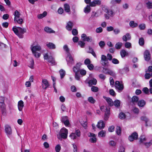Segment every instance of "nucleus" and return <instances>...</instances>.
<instances>
[{"instance_id":"f257e3e1","label":"nucleus","mask_w":152,"mask_h":152,"mask_svg":"<svg viewBox=\"0 0 152 152\" xmlns=\"http://www.w3.org/2000/svg\"><path fill=\"white\" fill-rule=\"evenodd\" d=\"M31 49L34 56L36 58H39L41 56V53L39 52L41 49L40 46L37 44L35 45L34 44L31 45Z\"/></svg>"},{"instance_id":"f03ea898","label":"nucleus","mask_w":152,"mask_h":152,"mask_svg":"<svg viewBox=\"0 0 152 152\" xmlns=\"http://www.w3.org/2000/svg\"><path fill=\"white\" fill-rule=\"evenodd\" d=\"M12 30L17 35L21 38L23 37V34L26 32V29L25 28L15 26L13 27Z\"/></svg>"},{"instance_id":"7ed1b4c3","label":"nucleus","mask_w":152,"mask_h":152,"mask_svg":"<svg viewBox=\"0 0 152 152\" xmlns=\"http://www.w3.org/2000/svg\"><path fill=\"white\" fill-rule=\"evenodd\" d=\"M68 130L65 128H63L60 131L59 134L57 135L58 138L60 140L62 138L66 139L67 137Z\"/></svg>"},{"instance_id":"20e7f679","label":"nucleus","mask_w":152,"mask_h":152,"mask_svg":"<svg viewBox=\"0 0 152 152\" xmlns=\"http://www.w3.org/2000/svg\"><path fill=\"white\" fill-rule=\"evenodd\" d=\"M20 12L17 10H15L14 13V15L15 16L14 18V21L19 24H22L23 22V19L22 18H20Z\"/></svg>"},{"instance_id":"39448f33","label":"nucleus","mask_w":152,"mask_h":152,"mask_svg":"<svg viewBox=\"0 0 152 152\" xmlns=\"http://www.w3.org/2000/svg\"><path fill=\"white\" fill-rule=\"evenodd\" d=\"M80 136V133L79 130L76 131L75 133H72L69 135L71 139L73 140L76 139L77 137H79Z\"/></svg>"},{"instance_id":"423d86ee","label":"nucleus","mask_w":152,"mask_h":152,"mask_svg":"<svg viewBox=\"0 0 152 152\" xmlns=\"http://www.w3.org/2000/svg\"><path fill=\"white\" fill-rule=\"evenodd\" d=\"M5 131L7 135L10 137L12 134V131L11 127L8 125H7L5 127Z\"/></svg>"},{"instance_id":"0eeeda50","label":"nucleus","mask_w":152,"mask_h":152,"mask_svg":"<svg viewBox=\"0 0 152 152\" xmlns=\"http://www.w3.org/2000/svg\"><path fill=\"white\" fill-rule=\"evenodd\" d=\"M66 60L67 61L68 65L69 66H71L74 64V61L72 56L69 54H67L66 57Z\"/></svg>"},{"instance_id":"6e6552de","label":"nucleus","mask_w":152,"mask_h":152,"mask_svg":"<svg viewBox=\"0 0 152 152\" xmlns=\"http://www.w3.org/2000/svg\"><path fill=\"white\" fill-rule=\"evenodd\" d=\"M66 60L67 61L68 65L69 66H71L74 64V61L72 56L69 54H67L66 57Z\"/></svg>"},{"instance_id":"1a4fd4ad","label":"nucleus","mask_w":152,"mask_h":152,"mask_svg":"<svg viewBox=\"0 0 152 152\" xmlns=\"http://www.w3.org/2000/svg\"><path fill=\"white\" fill-rule=\"evenodd\" d=\"M88 137H91L90 139V141L91 142L93 143L96 142V136L94 134L91 132H89L88 133Z\"/></svg>"},{"instance_id":"9d476101","label":"nucleus","mask_w":152,"mask_h":152,"mask_svg":"<svg viewBox=\"0 0 152 152\" xmlns=\"http://www.w3.org/2000/svg\"><path fill=\"white\" fill-rule=\"evenodd\" d=\"M61 120V122L64 123L66 126H69L70 124L68 117L66 116L62 117Z\"/></svg>"},{"instance_id":"9b49d317","label":"nucleus","mask_w":152,"mask_h":152,"mask_svg":"<svg viewBox=\"0 0 152 152\" xmlns=\"http://www.w3.org/2000/svg\"><path fill=\"white\" fill-rule=\"evenodd\" d=\"M102 9L106 13H107L108 15L112 16H113V12L112 10L108 9L107 7L104 5H102Z\"/></svg>"},{"instance_id":"f8f14e48","label":"nucleus","mask_w":152,"mask_h":152,"mask_svg":"<svg viewBox=\"0 0 152 152\" xmlns=\"http://www.w3.org/2000/svg\"><path fill=\"white\" fill-rule=\"evenodd\" d=\"M5 98L2 96H0V108L2 110H4L5 108V104L4 103Z\"/></svg>"},{"instance_id":"ddd939ff","label":"nucleus","mask_w":152,"mask_h":152,"mask_svg":"<svg viewBox=\"0 0 152 152\" xmlns=\"http://www.w3.org/2000/svg\"><path fill=\"white\" fill-rule=\"evenodd\" d=\"M42 88L44 89H46L49 86V82L46 79H42Z\"/></svg>"},{"instance_id":"4468645a","label":"nucleus","mask_w":152,"mask_h":152,"mask_svg":"<svg viewBox=\"0 0 152 152\" xmlns=\"http://www.w3.org/2000/svg\"><path fill=\"white\" fill-rule=\"evenodd\" d=\"M138 138V135L137 134L136 132H134L129 136V140L130 141L132 142L134 140H137Z\"/></svg>"},{"instance_id":"2eb2a0df","label":"nucleus","mask_w":152,"mask_h":152,"mask_svg":"<svg viewBox=\"0 0 152 152\" xmlns=\"http://www.w3.org/2000/svg\"><path fill=\"white\" fill-rule=\"evenodd\" d=\"M101 4V1L100 0H94L90 3V5L91 7H94L96 5H99Z\"/></svg>"},{"instance_id":"dca6fc26","label":"nucleus","mask_w":152,"mask_h":152,"mask_svg":"<svg viewBox=\"0 0 152 152\" xmlns=\"http://www.w3.org/2000/svg\"><path fill=\"white\" fill-rule=\"evenodd\" d=\"M115 87L120 90H122L123 89L124 86L122 84L120 83L119 81H117L115 82Z\"/></svg>"},{"instance_id":"f3484780","label":"nucleus","mask_w":152,"mask_h":152,"mask_svg":"<svg viewBox=\"0 0 152 152\" xmlns=\"http://www.w3.org/2000/svg\"><path fill=\"white\" fill-rule=\"evenodd\" d=\"M144 56L145 60L148 61L150 59V54L148 50L145 51L144 53Z\"/></svg>"},{"instance_id":"a211bd4d","label":"nucleus","mask_w":152,"mask_h":152,"mask_svg":"<svg viewBox=\"0 0 152 152\" xmlns=\"http://www.w3.org/2000/svg\"><path fill=\"white\" fill-rule=\"evenodd\" d=\"M101 62L103 65H106L107 63V57L104 55H102L101 58Z\"/></svg>"},{"instance_id":"6ab92c4d","label":"nucleus","mask_w":152,"mask_h":152,"mask_svg":"<svg viewBox=\"0 0 152 152\" xmlns=\"http://www.w3.org/2000/svg\"><path fill=\"white\" fill-rule=\"evenodd\" d=\"M81 64L77 63L73 68V71L75 73L78 72L80 70Z\"/></svg>"},{"instance_id":"aec40b11","label":"nucleus","mask_w":152,"mask_h":152,"mask_svg":"<svg viewBox=\"0 0 152 152\" xmlns=\"http://www.w3.org/2000/svg\"><path fill=\"white\" fill-rule=\"evenodd\" d=\"M145 5L148 9H152V1L149 0H146L145 1Z\"/></svg>"},{"instance_id":"412c9836","label":"nucleus","mask_w":152,"mask_h":152,"mask_svg":"<svg viewBox=\"0 0 152 152\" xmlns=\"http://www.w3.org/2000/svg\"><path fill=\"white\" fill-rule=\"evenodd\" d=\"M131 39V36L129 33H127L125 35L122 37V39L124 41L126 42L127 40H129Z\"/></svg>"},{"instance_id":"4be33fe9","label":"nucleus","mask_w":152,"mask_h":152,"mask_svg":"<svg viewBox=\"0 0 152 152\" xmlns=\"http://www.w3.org/2000/svg\"><path fill=\"white\" fill-rule=\"evenodd\" d=\"M105 124L104 122L102 121H100L98 122L96 126L98 128L101 129H103L105 126Z\"/></svg>"},{"instance_id":"5701e85b","label":"nucleus","mask_w":152,"mask_h":152,"mask_svg":"<svg viewBox=\"0 0 152 152\" xmlns=\"http://www.w3.org/2000/svg\"><path fill=\"white\" fill-rule=\"evenodd\" d=\"M73 26V23L69 21L67 23L66 28L68 30L70 31L71 30Z\"/></svg>"},{"instance_id":"b1692460","label":"nucleus","mask_w":152,"mask_h":152,"mask_svg":"<svg viewBox=\"0 0 152 152\" xmlns=\"http://www.w3.org/2000/svg\"><path fill=\"white\" fill-rule=\"evenodd\" d=\"M46 45L50 49H55L56 48L55 45L52 42H47L46 44Z\"/></svg>"},{"instance_id":"393cba45","label":"nucleus","mask_w":152,"mask_h":152,"mask_svg":"<svg viewBox=\"0 0 152 152\" xmlns=\"http://www.w3.org/2000/svg\"><path fill=\"white\" fill-rule=\"evenodd\" d=\"M120 55L122 58L125 57L126 56H128V52L125 50L122 49L120 51Z\"/></svg>"},{"instance_id":"a878e982","label":"nucleus","mask_w":152,"mask_h":152,"mask_svg":"<svg viewBox=\"0 0 152 152\" xmlns=\"http://www.w3.org/2000/svg\"><path fill=\"white\" fill-rule=\"evenodd\" d=\"M24 107L23 102L22 100L19 101L18 103V109L19 111H21Z\"/></svg>"},{"instance_id":"bb28decb","label":"nucleus","mask_w":152,"mask_h":152,"mask_svg":"<svg viewBox=\"0 0 152 152\" xmlns=\"http://www.w3.org/2000/svg\"><path fill=\"white\" fill-rule=\"evenodd\" d=\"M97 80L95 78H93L91 80H89L88 81V83L89 86H91L92 85H95L97 83Z\"/></svg>"},{"instance_id":"cd10ccee","label":"nucleus","mask_w":152,"mask_h":152,"mask_svg":"<svg viewBox=\"0 0 152 152\" xmlns=\"http://www.w3.org/2000/svg\"><path fill=\"white\" fill-rule=\"evenodd\" d=\"M103 97L106 99V101L110 106H111L113 105V103L111 99L109 98L106 97L105 96H104Z\"/></svg>"},{"instance_id":"c85d7f7f","label":"nucleus","mask_w":152,"mask_h":152,"mask_svg":"<svg viewBox=\"0 0 152 152\" xmlns=\"http://www.w3.org/2000/svg\"><path fill=\"white\" fill-rule=\"evenodd\" d=\"M105 114L104 115V119L105 120H107L110 114V110L109 109L106 108V111H105Z\"/></svg>"},{"instance_id":"c756f323","label":"nucleus","mask_w":152,"mask_h":152,"mask_svg":"<svg viewBox=\"0 0 152 152\" xmlns=\"http://www.w3.org/2000/svg\"><path fill=\"white\" fill-rule=\"evenodd\" d=\"M64 9L66 12H69L70 11V7L69 4H64Z\"/></svg>"},{"instance_id":"7c9ffc66","label":"nucleus","mask_w":152,"mask_h":152,"mask_svg":"<svg viewBox=\"0 0 152 152\" xmlns=\"http://www.w3.org/2000/svg\"><path fill=\"white\" fill-rule=\"evenodd\" d=\"M139 98L137 96H134L132 99V102L134 104L137 103L138 102Z\"/></svg>"},{"instance_id":"2f4dec72","label":"nucleus","mask_w":152,"mask_h":152,"mask_svg":"<svg viewBox=\"0 0 152 152\" xmlns=\"http://www.w3.org/2000/svg\"><path fill=\"white\" fill-rule=\"evenodd\" d=\"M140 119L141 120L145 122L146 126H148L147 123L149 121V120L145 116H142L141 117Z\"/></svg>"},{"instance_id":"473e14b6","label":"nucleus","mask_w":152,"mask_h":152,"mask_svg":"<svg viewBox=\"0 0 152 152\" xmlns=\"http://www.w3.org/2000/svg\"><path fill=\"white\" fill-rule=\"evenodd\" d=\"M145 101L143 100H139L137 103L138 105L140 107H143L145 104Z\"/></svg>"},{"instance_id":"72a5a7b5","label":"nucleus","mask_w":152,"mask_h":152,"mask_svg":"<svg viewBox=\"0 0 152 152\" xmlns=\"http://www.w3.org/2000/svg\"><path fill=\"white\" fill-rule=\"evenodd\" d=\"M91 7L90 5H87L84 8V12L86 13H88L91 11Z\"/></svg>"},{"instance_id":"f704fd0d","label":"nucleus","mask_w":152,"mask_h":152,"mask_svg":"<svg viewBox=\"0 0 152 152\" xmlns=\"http://www.w3.org/2000/svg\"><path fill=\"white\" fill-rule=\"evenodd\" d=\"M45 31L49 33H54L55 31L52 30L51 28H50L48 27H46L44 28Z\"/></svg>"},{"instance_id":"c9c22d12","label":"nucleus","mask_w":152,"mask_h":152,"mask_svg":"<svg viewBox=\"0 0 152 152\" xmlns=\"http://www.w3.org/2000/svg\"><path fill=\"white\" fill-rule=\"evenodd\" d=\"M147 140V138L144 135L142 136L140 138V142L144 143L146 142Z\"/></svg>"},{"instance_id":"e433bc0d","label":"nucleus","mask_w":152,"mask_h":152,"mask_svg":"<svg viewBox=\"0 0 152 152\" xmlns=\"http://www.w3.org/2000/svg\"><path fill=\"white\" fill-rule=\"evenodd\" d=\"M123 45V43L121 42H117L115 45V47L117 49H120Z\"/></svg>"},{"instance_id":"4c0bfd02","label":"nucleus","mask_w":152,"mask_h":152,"mask_svg":"<svg viewBox=\"0 0 152 152\" xmlns=\"http://www.w3.org/2000/svg\"><path fill=\"white\" fill-rule=\"evenodd\" d=\"M129 24L130 26L132 28H135L138 26V24L135 23L134 21H131L130 22Z\"/></svg>"},{"instance_id":"58836bf2","label":"nucleus","mask_w":152,"mask_h":152,"mask_svg":"<svg viewBox=\"0 0 152 152\" xmlns=\"http://www.w3.org/2000/svg\"><path fill=\"white\" fill-rule=\"evenodd\" d=\"M98 135L99 137H104L106 135V132L104 130H102L98 133Z\"/></svg>"},{"instance_id":"ea45409f","label":"nucleus","mask_w":152,"mask_h":152,"mask_svg":"<svg viewBox=\"0 0 152 152\" xmlns=\"http://www.w3.org/2000/svg\"><path fill=\"white\" fill-rule=\"evenodd\" d=\"M47 15V12L44 11L43 13L37 16L38 18L39 19H41L45 17Z\"/></svg>"},{"instance_id":"a19ab883","label":"nucleus","mask_w":152,"mask_h":152,"mask_svg":"<svg viewBox=\"0 0 152 152\" xmlns=\"http://www.w3.org/2000/svg\"><path fill=\"white\" fill-rule=\"evenodd\" d=\"M48 60V62L50 63L51 64L54 65L55 63V61L53 58L52 57H49Z\"/></svg>"},{"instance_id":"79ce46f5","label":"nucleus","mask_w":152,"mask_h":152,"mask_svg":"<svg viewBox=\"0 0 152 152\" xmlns=\"http://www.w3.org/2000/svg\"><path fill=\"white\" fill-rule=\"evenodd\" d=\"M88 100L91 104H94L96 102L95 100L92 96L89 97L88 99Z\"/></svg>"},{"instance_id":"37998d69","label":"nucleus","mask_w":152,"mask_h":152,"mask_svg":"<svg viewBox=\"0 0 152 152\" xmlns=\"http://www.w3.org/2000/svg\"><path fill=\"white\" fill-rule=\"evenodd\" d=\"M121 0H111L110 3L112 4H119L120 3Z\"/></svg>"},{"instance_id":"c03bdc74","label":"nucleus","mask_w":152,"mask_h":152,"mask_svg":"<svg viewBox=\"0 0 152 152\" xmlns=\"http://www.w3.org/2000/svg\"><path fill=\"white\" fill-rule=\"evenodd\" d=\"M113 104L116 107H119L120 105V102L118 100H115L113 103Z\"/></svg>"},{"instance_id":"a18cd8bd","label":"nucleus","mask_w":152,"mask_h":152,"mask_svg":"<svg viewBox=\"0 0 152 152\" xmlns=\"http://www.w3.org/2000/svg\"><path fill=\"white\" fill-rule=\"evenodd\" d=\"M106 73L108 74L113 77H115V73L113 71L110 70H108Z\"/></svg>"},{"instance_id":"49530a36","label":"nucleus","mask_w":152,"mask_h":152,"mask_svg":"<svg viewBox=\"0 0 152 152\" xmlns=\"http://www.w3.org/2000/svg\"><path fill=\"white\" fill-rule=\"evenodd\" d=\"M121 129L120 126H117L116 130V132L118 135H120L121 133Z\"/></svg>"},{"instance_id":"de8ad7c7","label":"nucleus","mask_w":152,"mask_h":152,"mask_svg":"<svg viewBox=\"0 0 152 152\" xmlns=\"http://www.w3.org/2000/svg\"><path fill=\"white\" fill-rule=\"evenodd\" d=\"M61 77V79L63 78L65 76V71L63 69H61L59 71Z\"/></svg>"},{"instance_id":"09e8293b","label":"nucleus","mask_w":152,"mask_h":152,"mask_svg":"<svg viewBox=\"0 0 152 152\" xmlns=\"http://www.w3.org/2000/svg\"><path fill=\"white\" fill-rule=\"evenodd\" d=\"M61 149V147L59 145H56L55 147V150L56 152H59Z\"/></svg>"},{"instance_id":"8fccbe9b","label":"nucleus","mask_w":152,"mask_h":152,"mask_svg":"<svg viewBox=\"0 0 152 152\" xmlns=\"http://www.w3.org/2000/svg\"><path fill=\"white\" fill-rule=\"evenodd\" d=\"M125 46L126 48H130L132 47V44L131 43L127 42L125 44Z\"/></svg>"},{"instance_id":"3c124183","label":"nucleus","mask_w":152,"mask_h":152,"mask_svg":"<svg viewBox=\"0 0 152 152\" xmlns=\"http://www.w3.org/2000/svg\"><path fill=\"white\" fill-rule=\"evenodd\" d=\"M34 64V60L32 59L30 62V64L29 65V67L31 69H33Z\"/></svg>"},{"instance_id":"603ef678","label":"nucleus","mask_w":152,"mask_h":152,"mask_svg":"<svg viewBox=\"0 0 152 152\" xmlns=\"http://www.w3.org/2000/svg\"><path fill=\"white\" fill-rule=\"evenodd\" d=\"M91 90L93 92H97L99 89L97 87L95 86H93L91 88Z\"/></svg>"},{"instance_id":"864d4df0","label":"nucleus","mask_w":152,"mask_h":152,"mask_svg":"<svg viewBox=\"0 0 152 152\" xmlns=\"http://www.w3.org/2000/svg\"><path fill=\"white\" fill-rule=\"evenodd\" d=\"M78 44L82 48H83L85 46V43L84 41H79L78 42Z\"/></svg>"},{"instance_id":"5fc2aeb1","label":"nucleus","mask_w":152,"mask_h":152,"mask_svg":"<svg viewBox=\"0 0 152 152\" xmlns=\"http://www.w3.org/2000/svg\"><path fill=\"white\" fill-rule=\"evenodd\" d=\"M139 44L140 45H142L144 43V40L143 38H140L139 40Z\"/></svg>"},{"instance_id":"6e6d98bb","label":"nucleus","mask_w":152,"mask_h":152,"mask_svg":"<svg viewBox=\"0 0 152 152\" xmlns=\"http://www.w3.org/2000/svg\"><path fill=\"white\" fill-rule=\"evenodd\" d=\"M126 117L125 114L123 113H121L119 115V118L121 119H124Z\"/></svg>"},{"instance_id":"4d7b16f0","label":"nucleus","mask_w":152,"mask_h":152,"mask_svg":"<svg viewBox=\"0 0 152 152\" xmlns=\"http://www.w3.org/2000/svg\"><path fill=\"white\" fill-rule=\"evenodd\" d=\"M88 36H87L86 34H83L81 35V38L84 41H86V40L88 37Z\"/></svg>"},{"instance_id":"13d9d810","label":"nucleus","mask_w":152,"mask_h":152,"mask_svg":"<svg viewBox=\"0 0 152 152\" xmlns=\"http://www.w3.org/2000/svg\"><path fill=\"white\" fill-rule=\"evenodd\" d=\"M109 143L110 145L113 146V147H115L116 146V143L113 140H111L109 142Z\"/></svg>"},{"instance_id":"bf43d9fd","label":"nucleus","mask_w":152,"mask_h":152,"mask_svg":"<svg viewBox=\"0 0 152 152\" xmlns=\"http://www.w3.org/2000/svg\"><path fill=\"white\" fill-rule=\"evenodd\" d=\"M103 31V29L101 27L97 28L96 29V32L97 33H100Z\"/></svg>"},{"instance_id":"052dcab7","label":"nucleus","mask_w":152,"mask_h":152,"mask_svg":"<svg viewBox=\"0 0 152 152\" xmlns=\"http://www.w3.org/2000/svg\"><path fill=\"white\" fill-rule=\"evenodd\" d=\"M91 61L89 58H86L84 61V63L85 65H88L91 64Z\"/></svg>"},{"instance_id":"680f3d73","label":"nucleus","mask_w":152,"mask_h":152,"mask_svg":"<svg viewBox=\"0 0 152 152\" xmlns=\"http://www.w3.org/2000/svg\"><path fill=\"white\" fill-rule=\"evenodd\" d=\"M144 144L145 145V146L147 147H149L151 145H152V140L148 142H145L144 143Z\"/></svg>"},{"instance_id":"e2e57ef3","label":"nucleus","mask_w":152,"mask_h":152,"mask_svg":"<svg viewBox=\"0 0 152 152\" xmlns=\"http://www.w3.org/2000/svg\"><path fill=\"white\" fill-rule=\"evenodd\" d=\"M140 29L141 30L144 29L145 28V25L144 24H141L139 26Z\"/></svg>"},{"instance_id":"0e129e2a","label":"nucleus","mask_w":152,"mask_h":152,"mask_svg":"<svg viewBox=\"0 0 152 152\" xmlns=\"http://www.w3.org/2000/svg\"><path fill=\"white\" fill-rule=\"evenodd\" d=\"M113 32L115 35H117L119 34L120 32V30L118 28L114 29Z\"/></svg>"},{"instance_id":"69168bd1","label":"nucleus","mask_w":152,"mask_h":152,"mask_svg":"<svg viewBox=\"0 0 152 152\" xmlns=\"http://www.w3.org/2000/svg\"><path fill=\"white\" fill-rule=\"evenodd\" d=\"M80 73L82 76L85 75L86 73V71L84 69H81L80 70Z\"/></svg>"},{"instance_id":"338daca9","label":"nucleus","mask_w":152,"mask_h":152,"mask_svg":"<svg viewBox=\"0 0 152 152\" xmlns=\"http://www.w3.org/2000/svg\"><path fill=\"white\" fill-rule=\"evenodd\" d=\"M142 91L146 94H149V89L145 87L143 88Z\"/></svg>"},{"instance_id":"774afa93","label":"nucleus","mask_w":152,"mask_h":152,"mask_svg":"<svg viewBox=\"0 0 152 152\" xmlns=\"http://www.w3.org/2000/svg\"><path fill=\"white\" fill-rule=\"evenodd\" d=\"M112 62L113 64H118L119 63V61L115 58H113L112 59Z\"/></svg>"}]
</instances>
